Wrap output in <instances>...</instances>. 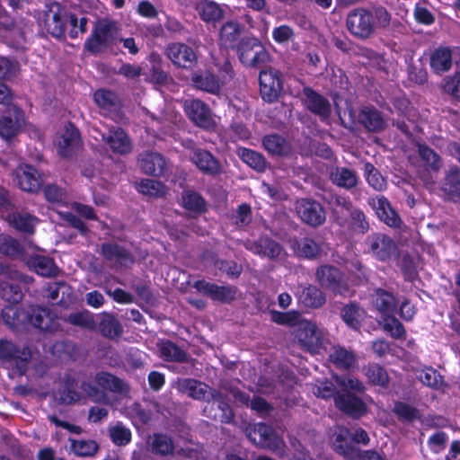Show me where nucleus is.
<instances>
[{
	"label": "nucleus",
	"instance_id": "f257e3e1",
	"mask_svg": "<svg viewBox=\"0 0 460 460\" xmlns=\"http://www.w3.org/2000/svg\"><path fill=\"white\" fill-rule=\"evenodd\" d=\"M94 383L95 385L84 382L80 387V393L75 390L73 383H67L55 396L66 404L75 403L84 398H89L95 402L113 405L114 401L108 396L107 392L120 396H127L129 394L128 386L122 380L106 372L98 373L95 376Z\"/></svg>",
	"mask_w": 460,
	"mask_h": 460
},
{
	"label": "nucleus",
	"instance_id": "f03ea898",
	"mask_svg": "<svg viewBox=\"0 0 460 460\" xmlns=\"http://www.w3.org/2000/svg\"><path fill=\"white\" fill-rule=\"evenodd\" d=\"M38 23L40 28L55 38L64 35L69 27V36L76 38L80 33L87 31V19L77 17L58 3H51L40 14Z\"/></svg>",
	"mask_w": 460,
	"mask_h": 460
},
{
	"label": "nucleus",
	"instance_id": "7ed1b4c3",
	"mask_svg": "<svg viewBox=\"0 0 460 460\" xmlns=\"http://www.w3.org/2000/svg\"><path fill=\"white\" fill-rule=\"evenodd\" d=\"M177 389L194 400L206 402L212 400L217 402L220 412H213V405L206 406L203 410L205 416L223 423H230L232 421L234 418L233 411L229 405L225 402V396L221 391L213 389L207 384L193 378L178 380Z\"/></svg>",
	"mask_w": 460,
	"mask_h": 460
},
{
	"label": "nucleus",
	"instance_id": "20e7f679",
	"mask_svg": "<svg viewBox=\"0 0 460 460\" xmlns=\"http://www.w3.org/2000/svg\"><path fill=\"white\" fill-rule=\"evenodd\" d=\"M391 23V15L383 6L372 10L355 8L347 16L346 24L349 31L358 39L370 38L376 29H386Z\"/></svg>",
	"mask_w": 460,
	"mask_h": 460
},
{
	"label": "nucleus",
	"instance_id": "39448f33",
	"mask_svg": "<svg viewBox=\"0 0 460 460\" xmlns=\"http://www.w3.org/2000/svg\"><path fill=\"white\" fill-rule=\"evenodd\" d=\"M313 393L323 399L333 398L335 406L350 416L358 418L367 411V406L359 397L351 393L336 392L331 381L325 380L315 384Z\"/></svg>",
	"mask_w": 460,
	"mask_h": 460
},
{
	"label": "nucleus",
	"instance_id": "423d86ee",
	"mask_svg": "<svg viewBox=\"0 0 460 460\" xmlns=\"http://www.w3.org/2000/svg\"><path fill=\"white\" fill-rule=\"evenodd\" d=\"M3 317L6 323L14 329L20 328L25 320H29L33 326L41 331L54 332L59 327L58 321L47 308L33 309L31 317L28 318V315L17 307L7 306L3 311Z\"/></svg>",
	"mask_w": 460,
	"mask_h": 460
},
{
	"label": "nucleus",
	"instance_id": "0eeeda50",
	"mask_svg": "<svg viewBox=\"0 0 460 460\" xmlns=\"http://www.w3.org/2000/svg\"><path fill=\"white\" fill-rule=\"evenodd\" d=\"M0 252L11 257L23 256L20 244L14 239L5 234H0ZM23 260L30 268L33 269L40 276L52 277L58 273V267L53 260L38 252L30 257L27 254L24 255Z\"/></svg>",
	"mask_w": 460,
	"mask_h": 460
},
{
	"label": "nucleus",
	"instance_id": "6e6552de",
	"mask_svg": "<svg viewBox=\"0 0 460 460\" xmlns=\"http://www.w3.org/2000/svg\"><path fill=\"white\" fill-rule=\"evenodd\" d=\"M31 281V278L23 276L17 270L0 265V296L13 304L22 298V288Z\"/></svg>",
	"mask_w": 460,
	"mask_h": 460
},
{
	"label": "nucleus",
	"instance_id": "1a4fd4ad",
	"mask_svg": "<svg viewBox=\"0 0 460 460\" xmlns=\"http://www.w3.org/2000/svg\"><path fill=\"white\" fill-rule=\"evenodd\" d=\"M298 344L306 350L315 353L323 342L324 332L315 323L303 319L294 331Z\"/></svg>",
	"mask_w": 460,
	"mask_h": 460
},
{
	"label": "nucleus",
	"instance_id": "9d476101",
	"mask_svg": "<svg viewBox=\"0 0 460 460\" xmlns=\"http://www.w3.org/2000/svg\"><path fill=\"white\" fill-rule=\"evenodd\" d=\"M235 49L240 61L247 66H258L269 58L263 45L255 38L243 39Z\"/></svg>",
	"mask_w": 460,
	"mask_h": 460
},
{
	"label": "nucleus",
	"instance_id": "9b49d317",
	"mask_svg": "<svg viewBox=\"0 0 460 460\" xmlns=\"http://www.w3.org/2000/svg\"><path fill=\"white\" fill-rule=\"evenodd\" d=\"M315 278L321 287L332 290L334 294L346 296L349 286L341 271L334 266L322 265L315 271Z\"/></svg>",
	"mask_w": 460,
	"mask_h": 460
},
{
	"label": "nucleus",
	"instance_id": "f8f14e48",
	"mask_svg": "<svg viewBox=\"0 0 460 460\" xmlns=\"http://www.w3.org/2000/svg\"><path fill=\"white\" fill-rule=\"evenodd\" d=\"M187 117L198 127L212 129L216 126L214 114L209 106L199 99H189L184 102Z\"/></svg>",
	"mask_w": 460,
	"mask_h": 460
},
{
	"label": "nucleus",
	"instance_id": "ddd939ff",
	"mask_svg": "<svg viewBox=\"0 0 460 460\" xmlns=\"http://www.w3.org/2000/svg\"><path fill=\"white\" fill-rule=\"evenodd\" d=\"M117 28L115 23L108 21H100L92 34L85 42V49L91 52L101 51L116 40Z\"/></svg>",
	"mask_w": 460,
	"mask_h": 460
},
{
	"label": "nucleus",
	"instance_id": "4468645a",
	"mask_svg": "<svg viewBox=\"0 0 460 460\" xmlns=\"http://www.w3.org/2000/svg\"><path fill=\"white\" fill-rule=\"evenodd\" d=\"M260 93L263 101L272 103L282 92V80L278 70L270 68L261 71L259 75Z\"/></svg>",
	"mask_w": 460,
	"mask_h": 460
},
{
	"label": "nucleus",
	"instance_id": "2eb2a0df",
	"mask_svg": "<svg viewBox=\"0 0 460 460\" xmlns=\"http://www.w3.org/2000/svg\"><path fill=\"white\" fill-rule=\"evenodd\" d=\"M7 111L9 116L0 118V137L5 141H11L22 132L27 121L23 111L17 106Z\"/></svg>",
	"mask_w": 460,
	"mask_h": 460
},
{
	"label": "nucleus",
	"instance_id": "dca6fc26",
	"mask_svg": "<svg viewBox=\"0 0 460 460\" xmlns=\"http://www.w3.org/2000/svg\"><path fill=\"white\" fill-rule=\"evenodd\" d=\"M366 243L369 252L380 261H387L397 254L395 243L387 235L376 233L369 235Z\"/></svg>",
	"mask_w": 460,
	"mask_h": 460
},
{
	"label": "nucleus",
	"instance_id": "f3484780",
	"mask_svg": "<svg viewBox=\"0 0 460 460\" xmlns=\"http://www.w3.org/2000/svg\"><path fill=\"white\" fill-rule=\"evenodd\" d=\"M14 181L21 190L29 192L37 191L43 183L41 174L26 164H21L14 171Z\"/></svg>",
	"mask_w": 460,
	"mask_h": 460
},
{
	"label": "nucleus",
	"instance_id": "a211bd4d",
	"mask_svg": "<svg viewBox=\"0 0 460 460\" xmlns=\"http://www.w3.org/2000/svg\"><path fill=\"white\" fill-rule=\"evenodd\" d=\"M244 246L254 254L270 260H280L285 256L282 246L268 236L261 237L254 242L247 241L244 243Z\"/></svg>",
	"mask_w": 460,
	"mask_h": 460
},
{
	"label": "nucleus",
	"instance_id": "6ab92c4d",
	"mask_svg": "<svg viewBox=\"0 0 460 460\" xmlns=\"http://www.w3.org/2000/svg\"><path fill=\"white\" fill-rule=\"evenodd\" d=\"M194 288L200 293L208 296L211 299L220 303H230L235 299L237 289L231 286H218L206 280L194 283Z\"/></svg>",
	"mask_w": 460,
	"mask_h": 460
},
{
	"label": "nucleus",
	"instance_id": "aec40b11",
	"mask_svg": "<svg viewBox=\"0 0 460 460\" xmlns=\"http://www.w3.org/2000/svg\"><path fill=\"white\" fill-rule=\"evenodd\" d=\"M296 212L300 218L312 226H318L325 221V212L320 203L310 199L296 202Z\"/></svg>",
	"mask_w": 460,
	"mask_h": 460
},
{
	"label": "nucleus",
	"instance_id": "412c9836",
	"mask_svg": "<svg viewBox=\"0 0 460 460\" xmlns=\"http://www.w3.org/2000/svg\"><path fill=\"white\" fill-rule=\"evenodd\" d=\"M168 58L177 66L190 68L197 63L193 49L184 43H172L166 48Z\"/></svg>",
	"mask_w": 460,
	"mask_h": 460
},
{
	"label": "nucleus",
	"instance_id": "4be33fe9",
	"mask_svg": "<svg viewBox=\"0 0 460 460\" xmlns=\"http://www.w3.org/2000/svg\"><path fill=\"white\" fill-rule=\"evenodd\" d=\"M303 103L305 108L324 120L330 117L331 104L327 99L309 87L303 89Z\"/></svg>",
	"mask_w": 460,
	"mask_h": 460
},
{
	"label": "nucleus",
	"instance_id": "5701e85b",
	"mask_svg": "<svg viewBox=\"0 0 460 460\" xmlns=\"http://www.w3.org/2000/svg\"><path fill=\"white\" fill-rule=\"evenodd\" d=\"M54 144L61 155L67 156L79 146V133L73 125L66 124L58 132Z\"/></svg>",
	"mask_w": 460,
	"mask_h": 460
},
{
	"label": "nucleus",
	"instance_id": "b1692460",
	"mask_svg": "<svg viewBox=\"0 0 460 460\" xmlns=\"http://www.w3.org/2000/svg\"><path fill=\"white\" fill-rule=\"evenodd\" d=\"M31 357V353L29 349L24 348L19 350L11 341L0 340V359L15 364L21 374L24 373V365Z\"/></svg>",
	"mask_w": 460,
	"mask_h": 460
},
{
	"label": "nucleus",
	"instance_id": "393cba45",
	"mask_svg": "<svg viewBox=\"0 0 460 460\" xmlns=\"http://www.w3.org/2000/svg\"><path fill=\"white\" fill-rule=\"evenodd\" d=\"M248 437L255 445L270 450L279 448L281 442L270 426L261 423L256 425Z\"/></svg>",
	"mask_w": 460,
	"mask_h": 460
},
{
	"label": "nucleus",
	"instance_id": "a878e982",
	"mask_svg": "<svg viewBox=\"0 0 460 460\" xmlns=\"http://www.w3.org/2000/svg\"><path fill=\"white\" fill-rule=\"evenodd\" d=\"M369 204L376 211L380 220L385 222L387 226L396 227L400 225V217L384 196H377L372 199Z\"/></svg>",
	"mask_w": 460,
	"mask_h": 460
},
{
	"label": "nucleus",
	"instance_id": "bb28decb",
	"mask_svg": "<svg viewBox=\"0 0 460 460\" xmlns=\"http://www.w3.org/2000/svg\"><path fill=\"white\" fill-rule=\"evenodd\" d=\"M329 177L334 185L347 190L357 187L358 183V175L356 171L344 166L332 167L329 172Z\"/></svg>",
	"mask_w": 460,
	"mask_h": 460
},
{
	"label": "nucleus",
	"instance_id": "cd10ccee",
	"mask_svg": "<svg viewBox=\"0 0 460 460\" xmlns=\"http://www.w3.org/2000/svg\"><path fill=\"white\" fill-rule=\"evenodd\" d=\"M191 162L204 173L217 175L221 172L220 163L208 151L196 149L190 156Z\"/></svg>",
	"mask_w": 460,
	"mask_h": 460
},
{
	"label": "nucleus",
	"instance_id": "c85d7f7f",
	"mask_svg": "<svg viewBox=\"0 0 460 460\" xmlns=\"http://www.w3.org/2000/svg\"><path fill=\"white\" fill-rule=\"evenodd\" d=\"M95 131L113 152L125 154L130 150V142L120 128L110 129L108 133Z\"/></svg>",
	"mask_w": 460,
	"mask_h": 460
},
{
	"label": "nucleus",
	"instance_id": "c756f323",
	"mask_svg": "<svg viewBox=\"0 0 460 460\" xmlns=\"http://www.w3.org/2000/svg\"><path fill=\"white\" fill-rule=\"evenodd\" d=\"M452 51L446 47H439L429 55V66L434 74L441 75L452 67Z\"/></svg>",
	"mask_w": 460,
	"mask_h": 460
},
{
	"label": "nucleus",
	"instance_id": "7c9ffc66",
	"mask_svg": "<svg viewBox=\"0 0 460 460\" xmlns=\"http://www.w3.org/2000/svg\"><path fill=\"white\" fill-rule=\"evenodd\" d=\"M191 80L195 88L214 95H218L224 87L218 77L209 71L196 74Z\"/></svg>",
	"mask_w": 460,
	"mask_h": 460
},
{
	"label": "nucleus",
	"instance_id": "2f4dec72",
	"mask_svg": "<svg viewBox=\"0 0 460 460\" xmlns=\"http://www.w3.org/2000/svg\"><path fill=\"white\" fill-rule=\"evenodd\" d=\"M371 303L373 306L383 314H389L396 308V299L394 296L385 289L376 288L371 295Z\"/></svg>",
	"mask_w": 460,
	"mask_h": 460
},
{
	"label": "nucleus",
	"instance_id": "473e14b6",
	"mask_svg": "<svg viewBox=\"0 0 460 460\" xmlns=\"http://www.w3.org/2000/svg\"><path fill=\"white\" fill-rule=\"evenodd\" d=\"M196 10L200 18L207 22L220 21L225 15L224 8L217 3L210 0H200L196 4Z\"/></svg>",
	"mask_w": 460,
	"mask_h": 460
},
{
	"label": "nucleus",
	"instance_id": "72a5a7b5",
	"mask_svg": "<svg viewBox=\"0 0 460 460\" xmlns=\"http://www.w3.org/2000/svg\"><path fill=\"white\" fill-rule=\"evenodd\" d=\"M341 316L348 326L353 330H358L366 312L357 303L350 302L341 308Z\"/></svg>",
	"mask_w": 460,
	"mask_h": 460
},
{
	"label": "nucleus",
	"instance_id": "f704fd0d",
	"mask_svg": "<svg viewBox=\"0 0 460 460\" xmlns=\"http://www.w3.org/2000/svg\"><path fill=\"white\" fill-rule=\"evenodd\" d=\"M298 298L305 306L311 308L321 307L325 303L323 293L313 285L301 287Z\"/></svg>",
	"mask_w": 460,
	"mask_h": 460
},
{
	"label": "nucleus",
	"instance_id": "c9c22d12",
	"mask_svg": "<svg viewBox=\"0 0 460 460\" xmlns=\"http://www.w3.org/2000/svg\"><path fill=\"white\" fill-rule=\"evenodd\" d=\"M243 27L237 22H227L220 30V42L226 48L234 49L237 46V40L242 33Z\"/></svg>",
	"mask_w": 460,
	"mask_h": 460
},
{
	"label": "nucleus",
	"instance_id": "e433bc0d",
	"mask_svg": "<svg viewBox=\"0 0 460 460\" xmlns=\"http://www.w3.org/2000/svg\"><path fill=\"white\" fill-rule=\"evenodd\" d=\"M358 121L370 131H379L385 126V121L380 112L369 107H365L360 111Z\"/></svg>",
	"mask_w": 460,
	"mask_h": 460
},
{
	"label": "nucleus",
	"instance_id": "4c0bfd02",
	"mask_svg": "<svg viewBox=\"0 0 460 460\" xmlns=\"http://www.w3.org/2000/svg\"><path fill=\"white\" fill-rule=\"evenodd\" d=\"M329 358L337 367L341 369H350L355 367L357 362L355 354L342 347H333Z\"/></svg>",
	"mask_w": 460,
	"mask_h": 460
},
{
	"label": "nucleus",
	"instance_id": "58836bf2",
	"mask_svg": "<svg viewBox=\"0 0 460 460\" xmlns=\"http://www.w3.org/2000/svg\"><path fill=\"white\" fill-rule=\"evenodd\" d=\"M294 249L298 256L306 259H315L323 252L321 243L308 237L296 241Z\"/></svg>",
	"mask_w": 460,
	"mask_h": 460
},
{
	"label": "nucleus",
	"instance_id": "ea45409f",
	"mask_svg": "<svg viewBox=\"0 0 460 460\" xmlns=\"http://www.w3.org/2000/svg\"><path fill=\"white\" fill-rule=\"evenodd\" d=\"M442 190L450 199L460 197V169L458 167H451L447 172Z\"/></svg>",
	"mask_w": 460,
	"mask_h": 460
},
{
	"label": "nucleus",
	"instance_id": "a19ab883",
	"mask_svg": "<svg viewBox=\"0 0 460 460\" xmlns=\"http://www.w3.org/2000/svg\"><path fill=\"white\" fill-rule=\"evenodd\" d=\"M6 219L10 225L25 233H32L38 222L36 217L26 213L8 214Z\"/></svg>",
	"mask_w": 460,
	"mask_h": 460
},
{
	"label": "nucleus",
	"instance_id": "79ce46f5",
	"mask_svg": "<svg viewBox=\"0 0 460 460\" xmlns=\"http://www.w3.org/2000/svg\"><path fill=\"white\" fill-rule=\"evenodd\" d=\"M262 144L270 154L276 155H284L290 150L285 138L276 134L264 137Z\"/></svg>",
	"mask_w": 460,
	"mask_h": 460
},
{
	"label": "nucleus",
	"instance_id": "37998d69",
	"mask_svg": "<svg viewBox=\"0 0 460 460\" xmlns=\"http://www.w3.org/2000/svg\"><path fill=\"white\" fill-rule=\"evenodd\" d=\"M350 438V431L344 427H338L332 436V444L334 449L341 455L349 456L351 447L349 443Z\"/></svg>",
	"mask_w": 460,
	"mask_h": 460
},
{
	"label": "nucleus",
	"instance_id": "c03bdc74",
	"mask_svg": "<svg viewBox=\"0 0 460 460\" xmlns=\"http://www.w3.org/2000/svg\"><path fill=\"white\" fill-rule=\"evenodd\" d=\"M417 377L423 385L434 389H439L444 385L442 376L432 367H425L420 370Z\"/></svg>",
	"mask_w": 460,
	"mask_h": 460
},
{
	"label": "nucleus",
	"instance_id": "a18cd8bd",
	"mask_svg": "<svg viewBox=\"0 0 460 460\" xmlns=\"http://www.w3.org/2000/svg\"><path fill=\"white\" fill-rule=\"evenodd\" d=\"M165 170V161L157 153L146 154V174L161 176Z\"/></svg>",
	"mask_w": 460,
	"mask_h": 460
},
{
	"label": "nucleus",
	"instance_id": "49530a36",
	"mask_svg": "<svg viewBox=\"0 0 460 460\" xmlns=\"http://www.w3.org/2000/svg\"><path fill=\"white\" fill-rule=\"evenodd\" d=\"M365 376L376 385L386 386L389 377L386 371L377 364H369L364 368Z\"/></svg>",
	"mask_w": 460,
	"mask_h": 460
},
{
	"label": "nucleus",
	"instance_id": "de8ad7c7",
	"mask_svg": "<svg viewBox=\"0 0 460 460\" xmlns=\"http://www.w3.org/2000/svg\"><path fill=\"white\" fill-rule=\"evenodd\" d=\"M364 173L367 183L376 190L382 191L386 186L387 182L381 173L370 163H366L364 165Z\"/></svg>",
	"mask_w": 460,
	"mask_h": 460
},
{
	"label": "nucleus",
	"instance_id": "09e8293b",
	"mask_svg": "<svg viewBox=\"0 0 460 460\" xmlns=\"http://www.w3.org/2000/svg\"><path fill=\"white\" fill-rule=\"evenodd\" d=\"M159 349L166 360L183 362L187 359L186 353L171 341L161 342Z\"/></svg>",
	"mask_w": 460,
	"mask_h": 460
},
{
	"label": "nucleus",
	"instance_id": "8fccbe9b",
	"mask_svg": "<svg viewBox=\"0 0 460 460\" xmlns=\"http://www.w3.org/2000/svg\"><path fill=\"white\" fill-rule=\"evenodd\" d=\"M181 202L186 209L194 212H202L205 210L206 202L204 199L193 190H185L182 193Z\"/></svg>",
	"mask_w": 460,
	"mask_h": 460
},
{
	"label": "nucleus",
	"instance_id": "3c124183",
	"mask_svg": "<svg viewBox=\"0 0 460 460\" xmlns=\"http://www.w3.org/2000/svg\"><path fill=\"white\" fill-rule=\"evenodd\" d=\"M418 152L426 166L433 171H439L443 164L439 155L426 145H419Z\"/></svg>",
	"mask_w": 460,
	"mask_h": 460
},
{
	"label": "nucleus",
	"instance_id": "603ef678",
	"mask_svg": "<svg viewBox=\"0 0 460 460\" xmlns=\"http://www.w3.org/2000/svg\"><path fill=\"white\" fill-rule=\"evenodd\" d=\"M336 384L343 390L342 393H363L365 386L361 381L352 376H334Z\"/></svg>",
	"mask_w": 460,
	"mask_h": 460
},
{
	"label": "nucleus",
	"instance_id": "864d4df0",
	"mask_svg": "<svg viewBox=\"0 0 460 460\" xmlns=\"http://www.w3.org/2000/svg\"><path fill=\"white\" fill-rule=\"evenodd\" d=\"M271 321L282 325L297 327L299 323L303 320L301 315L296 311H289L286 313L270 311Z\"/></svg>",
	"mask_w": 460,
	"mask_h": 460
},
{
	"label": "nucleus",
	"instance_id": "5fc2aeb1",
	"mask_svg": "<svg viewBox=\"0 0 460 460\" xmlns=\"http://www.w3.org/2000/svg\"><path fill=\"white\" fill-rule=\"evenodd\" d=\"M240 156L245 164L258 172H262L266 168L264 157L255 151L243 148L240 151Z\"/></svg>",
	"mask_w": 460,
	"mask_h": 460
},
{
	"label": "nucleus",
	"instance_id": "6e6d98bb",
	"mask_svg": "<svg viewBox=\"0 0 460 460\" xmlns=\"http://www.w3.org/2000/svg\"><path fill=\"white\" fill-rule=\"evenodd\" d=\"M445 93L460 101V72L446 76L441 82Z\"/></svg>",
	"mask_w": 460,
	"mask_h": 460
},
{
	"label": "nucleus",
	"instance_id": "4d7b16f0",
	"mask_svg": "<svg viewBox=\"0 0 460 460\" xmlns=\"http://www.w3.org/2000/svg\"><path fill=\"white\" fill-rule=\"evenodd\" d=\"M71 451L78 456H92L97 449V444L92 440H71Z\"/></svg>",
	"mask_w": 460,
	"mask_h": 460
},
{
	"label": "nucleus",
	"instance_id": "13d9d810",
	"mask_svg": "<svg viewBox=\"0 0 460 460\" xmlns=\"http://www.w3.org/2000/svg\"><path fill=\"white\" fill-rule=\"evenodd\" d=\"M383 329L394 339H403L406 335V331L403 325L392 315L384 318Z\"/></svg>",
	"mask_w": 460,
	"mask_h": 460
},
{
	"label": "nucleus",
	"instance_id": "bf43d9fd",
	"mask_svg": "<svg viewBox=\"0 0 460 460\" xmlns=\"http://www.w3.org/2000/svg\"><path fill=\"white\" fill-rule=\"evenodd\" d=\"M95 103L102 109L108 110L118 102L117 95L109 90L100 89L93 95Z\"/></svg>",
	"mask_w": 460,
	"mask_h": 460
},
{
	"label": "nucleus",
	"instance_id": "052dcab7",
	"mask_svg": "<svg viewBox=\"0 0 460 460\" xmlns=\"http://www.w3.org/2000/svg\"><path fill=\"white\" fill-rule=\"evenodd\" d=\"M152 448L157 454L169 455L173 451V443L166 435L156 434L152 440Z\"/></svg>",
	"mask_w": 460,
	"mask_h": 460
},
{
	"label": "nucleus",
	"instance_id": "680f3d73",
	"mask_svg": "<svg viewBox=\"0 0 460 460\" xmlns=\"http://www.w3.org/2000/svg\"><path fill=\"white\" fill-rule=\"evenodd\" d=\"M149 61L152 64L151 80L156 84H164L167 80V75L161 67L160 55L152 53L149 56Z\"/></svg>",
	"mask_w": 460,
	"mask_h": 460
},
{
	"label": "nucleus",
	"instance_id": "e2e57ef3",
	"mask_svg": "<svg viewBox=\"0 0 460 460\" xmlns=\"http://www.w3.org/2000/svg\"><path fill=\"white\" fill-rule=\"evenodd\" d=\"M272 38L277 43L285 45L294 40L295 31L288 25H280L272 30Z\"/></svg>",
	"mask_w": 460,
	"mask_h": 460
},
{
	"label": "nucleus",
	"instance_id": "0e129e2a",
	"mask_svg": "<svg viewBox=\"0 0 460 460\" xmlns=\"http://www.w3.org/2000/svg\"><path fill=\"white\" fill-rule=\"evenodd\" d=\"M110 435L113 443L119 446L126 445L130 441L129 429L120 424H116L110 429Z\"/></svg>",
	"mask_w": 460,
	"mask_h": 460
},
{
	"label": "nucleus",
	"instance_id": "69168bd1",
	"mask_svg": "<svg viewBox=\"0 0 460 460\" xmlns=\"http://www.w3.org/2000/svg\"><path fill=\"white\" fill-rule=\"evenodd\" d=\"M350 226L354 231L360 234L366 233L369 228L365 214L359 209L350 211Z\"/></svg>",
	"mask_w": 460,
	"mask_h": 460
},
{
	"label": "nucleus",
	"instance_id": "338daca9",
	"mask_svg": "<svg viewBox=\"0 0 460 460\" xmlns=\"http://www.w3.org/2000/svg\"><path fill=\"white\" fill-rule=\"evenodd\" d=\"M394 413L399 419L411 421L418 418V411L412 406L404 402H396L394 408Z\"/></svg>",
	"mask_w": 460,
	"mask_h": 460
},
{
	"label": "nucleus",
	"instance_id": "774afa93",
	"mask_svg": "<svg viewBox=\"0 0 460 460\" xmlns=\"http://www.w3.org/2000/svg\"><path fill=\"white\" fill-rule=\"evenodd\" d=\"M101 330L105 336L113 338L119 335V325L114 317L105 315L101 322Z\"/></svg>",
	"mask_w": 460,
	"mask_h": 460
}]
</instances>
